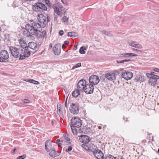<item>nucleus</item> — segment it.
Segmentation results:
<instances>
[{
	"instance_id": "obj_1",
	"label": "nucleus",
	"mask_w": 159,
	"mask_h": 159,
	"mask_svg": "<svg viewBox=\"0 0 159 159\" xmlns=\"http://www.w3.org/2000/svg\"><path fill=\"white\" fill-rule=\"evenodd\" d=\"M39 23L34 22L32 25L27 24L25 26V29L27 31L26 36L28 37L35 35L38 30L40 27H44L47 24L48 20V17L45 16L43 14H39L37 16Z\"/></svg>"
},
{
	"instance_id": "obj_2",
	"label": "nucleus",
	"mask_w": 159,
	"mask_h": 159,
	"mask_svg": "<svg viewBox=\"0 0 159 159\" xmlns=\"http://www.w3.org/2000/svg\"><path fill=\"white\" fill-rule=\"evenodd\" d=\"M53 143L48 140L46 141L45 143V149L47 152H49V155L52 157H55L58 156L57 152L55 151V148L53 147Z\"/></svg>"
},
{
	"instance_id": "obj_3",
	"label": "nucleus",
	"mask_w": 159,
	"mask_h": 159,
	"mask_svg": "<svg viewBox=\"0 0 159 159\" xmlns=\"http://www.w3.org/2000/svg\"><path fill=\"white\" fill-rule=\"evenodd\" d=\"M22 49L19 45H17L15 47L11 46L10 48L11 54L14 57L16 58L20 57V58L21 55H23ZM19 59H20V58Z\"/></svg>"
},
{
	"instance_id": "obj_4",
	"label": "nucleus",
	"mask_w": 159,
	"mask_h": 159,
	"mask_svg": "<svg viewBox=\"0 0 159 159\" xmlns=\"http://www.w3.org/2000/svg\"><path fill=\"white\" fill-rule=\"evenodd\" d=\"M20 47L22 48V52H23V55H21L20 60H23L26 57H29L30 55V51L28 49V47L27 44L25 43H23L21 44Z\"/></svg>"
},
{
	"instance_id": "obj_5",
	"label": "nucleus",
	"mask_w": 159,
	"mask_h": 159,
	"mask_svg": "<svg viewBox=\"0 0 159 159\" xmlns=\"http://www.w3.org/2000/svg\"><path fill=\"white\" fill-rule=\"evenodd\" d=\"M33 10L35 11L41 12L43 11H46L47 8L46 6L41 3H36L34 5L32 6Z\"/></svg>"
},
{
	"instance_id": "obj_6",
	"label": "nucleus",
	"mask_w": 159,
	"mask_h": 159,
	"mask_svg": "<svg viewBox=\"0 0 159 159\" xmlns=\"http://www.w3.org/2000/svg\"><path fill=\"white\" fill-rule=\"evenodd\" d=\"M121 75L122 78L128 80H130L133 77V74L131 71L124 70L121 73Z\"/></svg>"
},
{
	"instance_id": "obj_7",
	"label": "nucleus",
	"mask_w": 159,
	"mask_h": 159,
	"mask_svg": "<svg viewBox=\"0 0 159 159\" xmlns=\"http://www.w3.org/2000/svg\"><path fill=\"white\" fill-rule=\"evenodd\" d=\"M93 153L94 156L98 159H104V156L101 150L97 148L93 151Z\"/></svg>"
},
{
	"instance_id": "obj_8",
	"label": "nucleus",
	"mask_w": 159,
	"mask_h": 159,
	"mask_svg": "<svg viewBox=\"0 0 159 159\" xmlns=\"http://www.w3.org/2000/svg\"><path fill=\"white\" fill-rule=\"evenodd\" d=\"M9 58V54L7 51L2 50L0 53V62H4Z\"/></svg>"
},
{
	"instance_id": "obj_9",
	"label": "nucleus",
	"mask_w": 159,
	"mask_h": 159,
	"mask_svg": "<svg viewBox=\"0 0 159 159\" xmlns=\"http://www.w3.org/2000/svg\"><path fill=\"white\" fill-rule=\"evenodd\" d=\"M71 123L72 125L71 126L76 128H79L81 125V120L79 118H72Z\"/></svg>"
},
{
	"instance_id": "obj_10",
	"label": "nucleus",
	"mask_w": 159,
	"mask_h": 159,
	"mask_svg": "<svg viewBox=\"0 0 159 159\" xmlns=\"http://www.w3.org/2000/svg\"><path fill=\"white\" fill-rule=\"evenodd\" d=\"M90 83L91 84L96 85L99 82L100 80L98 76L96 75H92L89 79Z\"/></svg>"
},
{
	"instance_id": "obj_11",
	"label": "nucleus",
	"mask_w": 159,
	"mask_h": 159,
	"mask_svg": "<svg viewBox=\"0 0 159 159\" xmlns=\"http://www.w3.org/2000/svg\"><path fill=\"white\" fill-rule=\"evenodd\" d=\"M94 90V86L93 85L90 84H88L86 85V87L84 90V91L86 94H89L93 93Z\"/></svg>"
},
{
	"instance_id": "obj_12",
	"label": "nucleus",
	"mask_w": 159,
	"mask_h": 159,
	"mask_svg": "<svg viewBox=\"0 0 159 159\" xmlns=\"http://www.w3.org/2000/svg\"><path fill=\"white\" fill-rule=\"evenodd\" d=\"M87 84L86 81L85 80H80L78 83L77 88L80 91H84Z\"/></svg>"
},
{
	"instance_id": "obj_13",
	"label": "nucleus",
	"mask_w": 159,
	"mask_h": 159,
	"mask_svg": "<svg viewBox=\"0 0 159 159\" xmlns=\"http://www.w3.org/2000/svg\"><path fill=\"white\" fill-rule=\"evenodd\" d=\"M40 27L38 30V32H37L35 35L38 38L41 39H43L44 38H46L47 36L46 35V32L45 30H43L42 31H40L41 30V28Z\"/></svg>"
},
{
	"instance_id": "obj_14",
	"label": "nucleus",
	"mask_w": 159,
	"mask_h": 159,
	"mask_svg": "<svg viewBox=\"0 0 159 159\" xmlns=\"http://www.w3.org/2000/svg\"><path fill=\"white\" fill-rule=\"evenodd\" d=\"M70 110L71 113L73 114H77L79 111L78 105L72 103L71 105H70Z\"/></svg>"
},
{
	"instance_id": "obj_15",
	"label": "nucleus",
	"mask_w": 159,
	"mask_h": 159,
	"mask_svg": "<svg viewBox=\"0 0 159 159\" xmlns=\"http://www.w3.org/2000/svg\"><path fill=\"white\" fill-rule=\"evenodd\" d=\"M79 139L80 142L85 144H87L91 140L90 138L85 135H81L80 136H79Z\"/></svg>"
},
{
	"instance_id": "obj_16",
	"label": "nucleus",
	"mask_w": 159,
	"mask_h": 159,
	"mask_svg": "<svg viewBox=\"0 0 159 159\" xmlns=\"http://www.w3.org/2000/svg\"><path fill=\"white\" fill-rule=\"evenodd\" d=\"M61 46L59 44H55L52 50L55 54L58 55L61 52Z\"/></svg>"
},
{
	"instance_id": "obj_17",
	"label": "nucleus",
	"mask_w": 159,
	"mask_h": 159,
	"mask_svg": "<svg viewBox=\"0 0 159 159\" xmlns=\"http://www.w3.org/2000/svg\"><path fill=\"white\" fill-rule=\"evenodd\" d=\"M61 141L62 144L66 145L70 143L71 142L70 138L66 136H64L63 138L61 139Z\"/></svg>"
},
{
	"instance_id": "obj_18",
	"label": "nucleus",
	"mask_w": 159,
	"mask_h": 159,
	"mask_svg": "<svg viewBox=\"0 0 159 159\" xmlns=\"http://www.w3.org/2000/svg\"><path fill=\"white\" fill-rule=\"evenodd\" d=\"M105 77L109 80H114L116 79L115 73L110 72L105 74Z\"/></svg>"
},
{
	"instance_id": "obj_19",
	"label": "nucleus",
	"mask_w": 159,
	"mask_h": 159,
	"mask_svg": "<svg viewBox=\"0 0 159 159\" xmlns=\"http://www.w3.org/2000/svg\"><path fill=\"white\" fill-rule=\"evenodd\" d=\"M129 45L132 47L138 48L142 49L143 47L140 44H138V43L134 41H132L129 43Z\"/></svg>"
},
{
	"instance_id": "obj_20",
	"label": "nucleus",
	"mask_w": 159,
	"mask_h": 159,
	"mask_svg": "<svg viewBox=\"0 0 159 159\" xmlns=\"http://www.w3.org/2000/svg\"><path fill=\"white\" fill-rule=\"evenodd\" d=\"M28 47L30 48L33 50H36L37 48V44L36 43L33 42L29 43L28 44Z\"/></svg>"
},
{
	"instance_id": "obj_21",
	"label": "nucleus",
	"mask_w": 159,
	"mask_h": 159,
	"mask_svg": "<svg viewBox=\"0 0 159 159\" xmlns=\"http://www.w3.org/2000/svg\"><path fill=\"white\" fill-rule=\"evenodd\" d=\"M57 111L59 115L62 114L63 111V107L60 104H58L57 106Z\"/></svg>"
},
{
	"instance_id": "obj_22",
	"label": "nucleus",
	"mask_w": 159,
	"mask_h": 159,
	"mask_svg": "<svg viewBox=\"0 0 159 159\" xmlns=\"http://www.w3.org/2000/svg\"><path fill=\"white\" fill-rule=\"evenodd\" d=\"M89 148V151H91L93 152V150L96 149L97 148L95 146L94 144L90 143H88Z\"/></svg>"
},
{
	"instance_id": "obj_23",
	"label": "nucleus",
	"mask_w": 159,
	"mask_h": 159,
	"mask_svg": "<svg viewBox=\"0 0 159 159\" xmlns=\"http://www.w3.org/2000/svg\"><path fill=\"white\" fill-rule=\"evenodd\" d=\"M148 83L151 85L154 86L155 85L157 84V81H155L152 78L149 79Z\"/></svg>"
},
{
	"instance_id": "obj_24",
	"label": "nucleus",
	"mask_w": 159,
	"mask_h": 159,
	"mask_svg": "<svg viewBox=\"0 0 159 159\" xmlns=\"http://www.w3.org/2000/svg\"><path fill=\"white\" fill-rule=\"evenodd\" d=\"M143 79L142 78V76L138 75L136 76L134 81L136 82H143Z\"/></svg>"
},
{
	"instance_id": "obj_25",
	"label": "nucleus",
	"mask_w": 159,
	"mask_h": 159,
	"mask_svg": "<svg viewBox=\"0 0 159 159\" xmlns=\"http://www.w3.org/2000/svg\"><path fill=\"white\" fill-rule=\"evenodd\" d=\"M54 12L57 15L60 16L61 15V12L59 10V8L57 7H54Z\"/></svg>"
},
{
	"instance_id": "obj_26",
	"label": "nucleus",
	"mask_w": 159,
	"mask_h": 159,
	"mask_svg": "<svg viewBox=\"0 0 159 159\" xmlns=\"http://www.w3.org/2000/svg\"><path fill=\"white\" fill-rule=\"evenodd\" d=\"M80 91L78 89L77 90L74 91L72 93L73 96L75 97H77L79 94H80Z\"/></svg>"
},
{
	"instance_id": "obj_27",
	"label": "nucleus",
	"mask_w": 159,
	"mask_h": 159,
	"mask_svg": "<svg viewBox=\"0 0 159 159\" xmlns=\"http://www.w3.org/2000/svg\"><path fill=\"white\" fill-rule=\"evenodd\" d=\"M25 81L26 82L34 84H39V82L38 81L34 80L32 79H27L26 80H25Z\"/></svg>"
},
{
	"instance_id": "obj_28",
	"label": "nucleus",
	"mask_w": 159,
	"mask_h": 159,
	"mask_svg": "<svg viewBox=\"0 0 159 159\" xmlns=\"http://www.w3.org/2000/svg\"><path fill=\"white\" fill-rule=\"evenodd\" d=\"M83 130L84 133L85 134H87L89 133L91 131V129L89 127L85 126L83 128Z\"/></svg>"
},
{
	"instance_id": "obj_29",
	"label": "nucleus",
	"mask_w": 159,
	"mask_h": 159,
	"mask_svg": "<svg viewBox=\"0 0 159 159\" xmlns=\"http://www.w3.org/2000/svg\"><path fill=\"white\" fill-rule=\"evenodd\" d=\"M86 48L84 46L81 47L80 49L79 52L80 54H84L85 53V50H86Z\"/></svg>"
},
{
	"instance_id": "obj_30",
	"label": "nucleus",
	"mask_w": 159,
	"mask_h": 159,
	"mask_svg": "<svg viewBox=\"0 0 159 159\" xmlns=\"http://www.w3.org/2000/svg\"><path fill=\"white\" fill-rule=\"evenodd\" d=\"M77 33L74 32H68L67 33V36L70 37H74L76 36Z\"/></svg>"
},
{
	"instance_id": "obj_31",
	"label": "nucleus",
	"mask_w": 159,
	"mask_h": 159,
	"mask_svg": "<svg viewBox=\"0 0 159 159\" xmlns=\"http://www.w3.org/2000/svg\"><path fill=\"white\" fill-rule=\"evenodd\" d=\"M71 131L74 134L76 135L77 134V130L76 127L70 126Z\"/></svg>"
},
{
	"instance_id": "obj_32",
	"label": "nucleus",
	"mask_w": 159,
	"mask_h": 159,
	"mask_svg": "<svg viewBox=\"0 0 159 159\" xmlns=\"http://www.w3.org/2000/svg\"><path fill=\"white\" fill-rule=\"evenodd\" d=\"M82 147L84 148L86 150L89 151V148L88 143L85 144H82L81 145Z\"/></svg>"
},
{
	"instance_id": "obj_33",
	"label": "nucleus",
	"mask_w": 159,
	"mask_h": 159,
	"mask_svg": "<svg viewBox=\"0 0 159 159\" xmlns=\"http://www.w3.org/2000/svg\"><path fill=\"white\" fill-rule=\"evenodd\" d=\"M12 37L11 35L9 34H6L5 35V38L6 39H7L9 41H10Z\"/></svg>"
},
{
	"instance_id": "obj_34",
	"label": "nucleus",
	"mask_w": 159,
	"mask_h": 159,
	"mask_svg": "<svg viewBox=\"0 0 159 159\" xmlns=\"http://www.w3.org/2000/svg\"><path fill=\"white\" fill-rule=\"evenodd\" d=\"M61 20L62 22L66 23L67 22L68 18L66 16H64L62 17Z\"/></svg>"
},
{
	"instance_id": "obj_35",
	"label": "nucleus",
	"mask_w": 159,
	"mask_h": 159,
	"mask_svg": "<svg viewBox=\"0 0 159 159\" xmlns=\"http://www.w3.org/2000/svg\"><path fill=\"white\" fill-rule=\"evenodd\" d=\"M106 159H116L115 157H114L112 156L109 155L107 156L106 157Z\"/></svg>"
},
{
	"instance_id": "obj_36",
	"label": "nucleus",
	"mask_w": 159,
	"mask_h": 159,
	"mask_svg": "<svg viewBox=\"0 0 159 159\" xmlns=\"http://www.w3.org/2000/svg\"><path fill=\"white\" fill-rule=\"evenodd\" d=\"M154 80L155 81H157V80L159 79V76L157 75H155L154 76H152V77Z\"/></svg>"
},
{
	"instance_id": "obj_37",
	"label": "nucleus",
	"mask_w": 159,
	"mask_h": 159,
	"mask_svg": "<svg viewBox=\"0 0 159 159\" xmlns=\"http://www.w3.org/2000/svg\"><path fill=\"white\" fill-rule=\"evenodd\" d=\"M68 148H66V152H69L71 151L72 150V148L71 146H68Z\"/></svg>"
},
{
	"instance_id": "obj_38",
	"label": "nucleus",
	"mask_w": 159,
	"mask_h": 159,
	"mask_svg": "<svg viewBox=\"0 0 159 159\" xmlns=\"http://www.w3.org/2000/svg\"><path fill=\"white\" fill-rule=\"evenodd\" d=\"M129 53H125L124 54H122L121 55V57H129Z\"/></svg>"
},
{
	"instance_id": "obj_39",
	"label": "nucleus",
	"mask_w": 159,
	"mask_h": 159,
	"mask_svg": "<svg viewBox=\"0 0 159 159\" xmlns=\"http://www.w3.org/2000/svg\"><path fill=\"white\" fill-rule=\"evenodd\" d=\"M81 66L80 63H78L76 64L73 67V69L75 68L79 67Z\"/></svg>"
},
{
	"instance_id": "obj_40",
	"label": "nucleus",
	"mask_w": 159,
	"mask_h": 159,
	"mask_svg": "<svg viewBox=\"0 0 159 159\" xmlns=\"http://www.w3.org/2000/svg\"><path fill=\"white\" fill-rule=\"evenodd\" d=\"M26 157V155H24L22 156H19L18 157V159H24Z\"/></svg>"
},
{
	"instance_id": "obj_41",
	"label": "nucleus",
	"mask_w": 159,
	"mask_h": 159,
	"mask_svg": "<svg viewBox=\"0 0 159 159\" xmlns=\"http://www.w3.org/2000/svg\"><path fill=\"white\" fill-rule=\"evenodd\" d=\"M101 33L102 34H105L106 35H108V33L107 32H106V31L105 30H102L101 31Z\"/></svg>"
},
{
	"instance_id": "obj_42",
	"label": "nucleus",
	"mask_w": 159,
	"mask_h": 159,
	"mask_svg": "<svg viewBox=\"0 0 159 159\" xmlns=\"http://www.w3.org/2000/svg\"><path fill=\"white\" fill-rule=\"evenodd\" d=\"M146 76L149 78V79L151 78H152V75H151V74H150V73H147L146 74Z\"/></svg>"
},
{
	"instance_id": "obj_43",
	"label": "nucleus",
	"mask_w": 159,
	"mask_h": 159,
	"mask_svg": "<svg viewBox=\"0 0 159 159\" xmlns=\"http://www.w3.org/2000/svg\"><path fill=\"white\" fill-rule=\"evenodd\" d=\"M137 56L138 55L137 54L134 53H129V57H137Z\"/></svg>"
},
{
	"instance_id": "obj_44",
	"label": "nucleus",
	"mask_w": 159,
	"mask_h": 159,
	"mask_svg": "<svg viewBox=\"0 0 159 159\" xmlns=\"http://www.w3.org/2000/svg\"><path fill=\"white\" fill-rule=\"evenodd\" d=\"M45 2L48 6H49L50 5V2L49 0H45Z\"/></svg>"
},
{
	"instance_id": "obj_45",
	"label": "nucleus",
	"mask_w": 159,
	"mask_h": 159,
	"mask_svg": "<svg viewBox=\"0 0 159 159\" xmlns=\"http://www.w3.org/2000/svg\"><path fill=\"white\" fill-rule=\"evenodd\" d=\"M64 34V32L63 30H60L59 31V34L61 35L62 36L63 34Z\"/></svg>"
},
{
	"instance_id": "obj_46",
	"label": "nucleus",
	"mask_w": 159,
	"mask_h": 159,
	"mask_svg": "<svg viewBox=\"0 0 159 159\" xmlns=\"http://www.w3.org/2000/svg\"><path fill=\"white\" fill-rule=\"evenodd\" d=\"M23 102L25 103H29L30 101L28 99H25L24 100Z\"/></svg>"
},
{
	"instance_id": "obj_47",
	"label": "nucleus",
	"mask_w": 159,
	"mask_h": 159,
	"mask_svg": "<svg viewBox=\"0 0 159 159\" xmlns=\"http://www.w3.org/2000/svg\"><path fill=\"white\" fill-rule=\"evenodd\" d=\"M61 1L63 4L65 5L67 4V2L66 0H61Z\"/></svg>"
},
{
	"instance_id": "obj_48",
	"label": "nucleus",
	"mask_w": 159,
	"mask_h": 159,
	"mask_svg": "<svg viewBox=\"0 0 159 159\" xmlns=\"http://www.w3.org/2000/svg\"><path fill=\"white\" fill-rule=\"evenodd\" d=\"M59 8L61 11H63L64 10V8L62 5H60L59 6Z\"/></svg>"
},
{
	"instance_id": "obj_49",
	"label": "nucleus",
	"mask_w": 159,
	"mask_h": 159,
	"mask_svg": "<svg viewBox=\"0 0 159 159\" xmlns=\"http://www.w3.org/2000/svg\"><path fill=\"white\" fill-rule=\"evenodd\" d=\"M77 44H75L74 46V47L73 48V50H75L77 49Z\"/></svg>"
},
{
	"instance_id": "obj_50",
	"label": "nucleus",
	"mask_w": 159,
	"mask_h": 159,
	"mask_svg": "<svg viewBox=\"0 0 159 159\" xmlns=\"http://www.w3.org/2000/svg\"><path fill=\"white\" fill-rule=\"evenodd\" d=\"M117 62L118 63H124L123 60L121 61H117Z\"/></svg>"
},
{
	"instance_id": "obj_51",
	"label": "nucleus",
	"mask_w": 159,
	"mask_h": 159,
	"mask_svg": "<svg viewBox=\"0 0 159 159\" xmlns=\"http://www.w3.org/2000/svg\"><path fill=\"white\" fill-rule=\"evenodd\" d=\"M124 62H129L131 61V60L130 59H125L123 60Z\"/></svg>"
},
{
	"instance_id": "obj_52",
	"label": "nucleus",
	"mask_w": 159,
	"mask_h": 159,
	"mask_svg": "<svg viewBox=\"0 0 159 159\" xmlns=\"http://www.w3.org/2000/svg\"><path fill=\"white\" fill-rule=\"evenodd\" d=\"M154 71L156 72H159V69L158 68H155L153 69Z\"/></svg>"
},
{
	"instance_id": "obj_53",
	"label": "nucleus",
	"mask_w": 159,
	"mask_h": 159,
	"mask_svg": "<svg viewBox=\"0 0 159 159\" xmlns=\"http://www.w3.org/2000/svg\"><path fill=\"white\" fill-rule=\"evenodd\" d=\"M136 51L138 53H142L143 52L141 50H136Z\"/></svg>"
},
{
	"instance_id": "obj_54",
	"label": "nucleus",
	"mask_w": 159,
	"mask_h": 159,
	"mask_svg": "<svg viewBox=\"0 0 159 159\" xmlns=\"http://www.w3.org/2000/svg\"><path fill=\"white\" fill-rule=\"evenodd\" d=\"M61 141V140H60V139H57L56 141V143H58Z\"/></svg>"
},
{
	"instance_id": "obj_55",
	"label": "nucleus",
	"mask_w": 159,
	"mask_h": 159,
	"mask_svg": "<svg viewBox=\"0 0 159 159\" xmlns=\"http://www.w3.org/2000/svg\"><path fill=\"white\" fill-rule=\"evenodd\" d=\"M118 159H124L123 157L121 156H118Z\"/></svg>"
},
{
	"instance_id": "obj_56",
	"label": "nucleus",
	"mask_w": 159,
	"mask_h": 159,
	"mask_svg": "<svg viewBox=\"0 0 159 159\" xmlns=\"http://www.w3.org/2000/svg\"><path fill=\"white\" fill-rule=\"evenodd\" d=\"M67 98H68V97H67L66 99V101H65V107H66V108L67 107Z\"/></svg>"
},
{
	"instance_id": "obj_57",
	"label": "nucleus",
	"mask_w": 159,
	"mask_h": 159,
	"mask_svg": "<svg viewBox=\"0 0 159 159\" xmlns=\"http://www.w3.org/2000/svg\"><path fill=\"white\" fill-rule=\"evenodd\" d=\"M64 43L65 44H67V45H68L69 44V41H64Z\"/></svg>"
},
{
	"instance_id": "obj_58",
	"label": "nucleus",
	"mask_w": 159,
	"mask_h": 159,
	"mask_svg": "<svg viewBox=\"0 0 159 159\" xmlns=\"http://www.w3.org/2000/svg\"><path fill=\"white\" fill-rule=\"evenodd\" d=\"M151 74V75H152V76H154L156 75V73L154 72H152Z\"/></svg>"
},
{
	"instance_id": "obj_59",
	"label": "nucleus",
	"mask_w": 159,
	"mask_h": 159,
	"mask_svg": "<svg viewBox=\"0 0 159 159\" xmlns=\"http://www.w3.org/2000/svg\"><path fill=\"white\" fill-rule=\"evenodd\" d=\"M61 143H59L58 144V146L59 147L61 146Z\"/></svg>"
},
{
	"instance_id": "obj_60",
	"label": "nucleus",
	"mask_w": 159,
	"mask_h": 159,
	"mask_svg": "<svg viewBox=\"0 0 159 159\" xmlns=\"http://www.w3.org/2000/svg\"><path fill=\"white\" fill-rule=\"evenodd\" d=\"M120 73L119 71H116L115 72V74H119Z\"/></svg>"
},
{
	"instance_id": "obj_61",
	"label": "nucleus",
	"mask_w": 159,
	"mask_h": 159,
	"mask_svg": "<svg viewBox=\"0 0 159 159\" xmlns=\"http://www.w3.org/2000/svg\"><path fill=\"white\" fill-rule=\"evenodd\" d=\"M62 47L63 48H66V46L64 45H63L62 46Z\"/></svg>"
},
{
	"instance_id": "obj_62",
	"label": "nucleus",
	"mask_w": 159,
	"mask_h": 159,
	"mask_svg": "<svg viewBox=\"0 0 159 159\" xmlns=\"http://www.w3.org/2000/svg\"><path fill=\"white\" fill-rule=\"evenodd\" d=\"M132 50L134 51H136V50H137V49H135V48H132Z\"/></svg>"
},
{
	"instance_id": "obj_63",
	"label": "nucleus",
	"mask_w": 159,
	"mask_h": 159,
	"mask_svg": "<svg viewBox=\"0 0 159 159\" xmlns=\"http://www.w3.org/2000/svg\"><path fill=\"white\" fill-rule=\"evenodd\" d=\"M22 42V40L21 41L20 40V43L21 44V42Z\"/></svg>"
},
{
	"instance_id": "obj_64",
	"label": "nucleus",
	"mask_w": 159,
	"mask_h": 159,
	"mask_svg": "<svg viewBox=\"0 0 159 159\" xmlns=\"http://www.w3.org/2000/svg\"><path fill=\"white\" fill-rule=\"evenodd\" d=\"M50 47H52V44H50Z\"/></svg>"
}]
</instances>
